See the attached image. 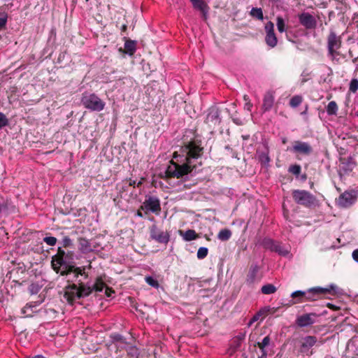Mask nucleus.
<instances>
[{
    "mask_svg": "<svg viewBox=\"0 0 358 358\" xmlns=\"http://www.w3.org/2000/svg\"><path fill=\"white\" fill-rule=\"evenodd\" d=\"M203 153L201 141L193 140L181 146L180 151L173 153V157L166 169V178H180L192 173L196 167L197 159Z\"/></svg>",
    "mask_w": 358,
    "mask_h": 358,
    "instance_id": "f257e3e1",
    "label": "nucleus"
},
{
    "mask_svg": "<svg viewBox=\"0 0 358 358\" xmlns=\"http://www.w3.org/2000/svg\"><path fill=\"white\" fill-rule=\"evenodd\" d=\"M104 289L106 296L110 297L114 294V291L106 287L101 277L96 278L93 284L89 282L84 283L82 282V279H79L78 285L73 284L66 287L64 299L68 303L73 305L78 299L90 296L93 291L102 292Z\"/></svg>",
    "mask_w": 358,
    "mask_h": 358,
    "instance_id": "f03ea898",
    "label": "nucleus"
},
{
    "mask_svg": "<svg viewBox=\"0 0 358 358\" xmlns=\"http://www.w3.org/2000/svg\"><path fill=\"white\" fill-rule=\"evenodd\" d=\"M73 251H66L59 247L57 253L52 257V268L61 275H69L73 273L76 278L80 275L83 280L87 279L88 275L85 273V267H75L71 265L73 260Z\"/></svg>",
    "mask_w": 358,
    "mask_h": 358,
    "instance_id": "7ed1b4c3",
    "label": "nucleus"
},
{
    "mask_svg": "<svg viewBox=\"0 0 358 358\" xmlns=\"http://www.w3.org/2000/svg\"><path fill=\"white\" fill-rule=\"evenodd\" d=\"M80 101L85 108L91 111H101L106 105L96 94L87 92L83 93Z\"/></svg>",
    "mask_w": 358,
    "mask_h": 358,
    "instance_id": "20e7f679",
    "label": "nucleus"
},
{
    "mask_svg": "<svg viewBox=\"0 0 358 358\" xmlns=\"http://www.w3.org/2000/svg\"><path fill=\"white\" fill-rule=\"evenodd\" d=\"M292 196L294 201L305 207H312L317 205V199L315 196L306 190H294Z\"/></svg>",
    "mask_w": 358,
    "mask_h": 358,
    "instance_id": "39448f33",
    "label": "nucleus"
},
{
    "mask_svg": "<svg viewBox=\"0 0 358 358\" xmlns=\"http://www.w3.org/2000/svg\"><path fill=\"white\" fill-rule=\"evenodd\" d=\"M337 293L338 287L334 284H331L327 287H313L305 291L304 300L306 301H315L317 297L327 293Z\"/></svg>",
    "mask_w": 358,
    "mask_h": 358,
    "instance_id": "423d86ee",
    "label": "nucleus"
},
{
    "mask_svg": "<svg viewBox=\"0 0 358 358\" xmlns=\"http://www.w3.org/2000/svg\"><path fill=\"white\" fill-rule=\"evenodd\" d=\"M357 197V191L350 189L341 194L336 199V205L341 208H348L355 203Z\"/></svg>",
    "mask_w": 358,
    "mask_h": 358,
    "instance_id": "0eeeda50",
    "label": "nucleus"
},
{
    "mask_svg": "<svg viewBox=\"0 0 358 358\" xmlns=\"http://www.w3.org/2000/svg\"><path fill=\"white\" fill-rule=\"evenodd\" d=\"M341 37L337 36L335 31L331 29L327 37V50L328 55L332 59H334L336 55H339L338 50L341 48Z\"/></svg>",
    "mask_w": 358,
    "mask_h": 358,
    "instance_id": "6e6552de",
    "label": "nucleus"
},
{
    "mask_svg": "<svg viewBox=\"0 0 358 358\" xmlns=\"http://www.w3.org/2000/svg\"><path fill=\"white\" fill-rule=\"evenodd\" d=\"M141 209L145 210V213L151 212L158 215L162 210L160 201L157 196H146Z\"/></svg>",
    "mask_w": 358,
    "mask_h": 358,
    "instance_id": "1a4fd4ad",
    "label": "nucleus"
},
{
    "mask_svg": "<svg viewBox=\"0 0 358 358\" xmlns=\"http://www.w3.org/2000/svg\"><path fill=\"white\" fill-rule=\"evenodd\" d=\"M150 238L159 243L166 244L170 240V234L154 224L150 227Z\"/></svg>",
    "mask_w": 358,
    "mask_h": 358,
    "instance_id": "9d476101",
    "label": "nucleus"
},
{
    "mask_svg": "<svg viewBox=\"0 0 358 358\" xmlns=\"http://www.w3.org/2000/svg\"><path fill=\"white\" fill-rule=\"evenodd\" d=\"M299 20L306 29H313L316 27V19L309 13L303 12L299 15Z\"/></svg>",
    "mask_w": 358,
    "mask_h": 358,
    "instance_id": "9b49d317",
    "label": "nucleus"
},
{
    "mask_svg": "<svg viewBox=\"0 0 358 358\" xmlns=\"http://www.w3.org/2000/svg\"><path fill=\"white\" fill-rule=\"evenodd\" d=\"M292 151L294 153L309 155L313 152V148L308 143L297 141L294 142Z\"/></svg>",
    "mask_w": 358,
    "mask_h": 358,
    "instance_id": "f8f14e48",
    "label": "nucleus"
},
{
    "mask_svg": "<svg viewBox=\"0 0 358 358\" xmlns=\"http://www.w3.org/2000/svg\"><path fill=\"white\" fill-rule=\"evenodd\" d=\"M257 156L259 162L262 166H268L271 159L269 157V150L266 144H264L262 148H258Z\"/></svg>",
    "mask_w": 358,
    "mask_h": 358,
    "instance_id": "ddd939ff",
    "label": "nucleus"
},
{
    "mask_svg": "<svg viewBox=\"0 0 358 358\" xmlns=\"http://www.w3.org/2000/svg\"><path fill=\"white\" fill-rule=\"evenodd\" d=\"M206 122L210 127L215 126L220 124V112L216 107L209 108L206 118Z\"/></svg>",
    "mask_w": 358,
    "mask_h": 358,
    "instance_id": "4468645a",
    "label": "nucleus"
},
{
    "mask_svg": "<svg viewBox=\"0 0 358 358\" xmlns=\"http://www.w3.org/2000/svg\"><path fill=\"white\" fill-rule=\"evenodd\" d=\"M317 315L315 313H306L300 315L296 319V324L300 327H305L310 326L315 323V318Z\"/></svg>",
    "mask_w": 358,
    "mask_h": 358,
    "instance_id": "2eb2a0df",
    "label": "nucleus"
},
{
    "mask_svg": "<svg viewBox=\"0 0 358 358\" xmlns=\"http://www.w3.org/2000/svg\"><path fill=\"white\" fill-rule=\"evenodd\" d=\"M190 1L192 3L193 7L195 9L199 10L202 13V17L203 20H206L208 17L209 9L208 5L203 0H190Z\"/></svg>",
    "mask_w": 358,
    "mask_h": 358,
    "instance_id": "dca6fc26",
    "label": "nucleus"
},
{
    "mask_svg": "<svg viewBox=\"0 0 358 358\" xmlns=\"http://www.w3.org/2000/svg\"><path fill=\"white\" fill-rule=\"evenodd\" d=\"M317 341V339L314 336H306L303 337L301 340V351L305 352L309 350L316 344Z\"/></svg>",
    "mask_w": 358,
    "mask_h": 358,
    "instance_id": "f3484780",
    "label": "nucleus"
},
{
    "mask_svg": "<svg viewBox=\"0 0 358 358\" xmlns=\"http://www.w3.org/2000/svg\"><path fill=\"white\" fill-rule=\"evenodd\" d=\"M112 342L115 345L117 349L126 348L129 343L126 339L119 334H113L110 335Z\"/></svg>",
    "mask_w": 358,
    "mask_h": 358,
    "instance_id": "a211bd4d",
    "label": "nucleus"
},
{
    "mask_svg": "<svg viewBox=\"0 0 358 358\" xmlns=\"http://www.w3.org/2000/svg\"><path fill=\"white\" fill-rule=\"evenodd\" d=\"M79 250L84 254L90 253L94 250L95 247L86 238H80L78 240Z\"/></svg>",
    "mask_w": 358,
    "mask_h": 358,
    "instance_id": "6ab92c4d",
    "label": "nucleus"
},
{
    "mask_svg": "<svg viewBox=\"0 0 358 358\" xmlns=\"http://www.w3.org/2000/svg\"><path fill=\"white\" fill-rule=\"evenodd\" d=\"M271 338L269 336H266L264 337L262 342L257 343V346L261 350L262 355L259 356L257 358H267L268 352L266 350V348L271 344Z\"/></svg>",
    "mask_w": 358,
    "mask_h": 358,
    "instance_id": "aec40b11",
    "label": "nucleus"
},
{
    "mask_svg": "<svg viewBox=\"0 0 358 358\" xmlns=\"http://www.w3.org/2000/svg\"><path fill=\"white\" fill-rule=\"evenodd\" d=\"M39 304L40 303L36 301L27 303L22 309V313L24 317H31L34 313L37 312L36 308Z\"/></svg>",
    "mask_w": 358,
    "mask_h": 358,
    "instance_id": "412c9836",
    "label": "nucleus"
},
{
    "mask_svg": "<svg viewBox=\"0 0 358 358\" xmlns=\"http://www.w3.org/2000/svg\"><path fill=\"white\" fill-rule=\"evenodd\" d=\"M274 99H275V98H274L273 94L272 92H268L266 93V94L264 96L263 105H262V108H264V110L265 111L269 110L271 109V108L273 106Z\"/></svg>",
    "mask_w": 358,
    "mask_h": 358,
    "instance_id": "4be33fe9",
    "label": "nucleus"
},
{
    "mask_svg": "<svg viewBox=\"0 0 358 358\" xmlns=\"http://www.w3.org/2000/svg\"><path fill=\"white\" fill-rule=\"evenodd\" d=\"M258 271L259 267L257 265H253L250 267L246 280L248 283L252 284L256 281Z\"/></svg>",
    "mask_w": 358,
    "mask_h": 358,
    "instance_id": "5701e85b",
    "label": "nucleus"
},
{
    "mask_svg": "<svg viewBox=\"0 0 358 358\" xmlns=\"http://www.w3.org/2000/svg\"><path fill=\"white\" fill-rule=\"evenodd\" d=\"M179 234L182 236L183 239L185 241H191L197 238L198 236L196 231L193 229H188L186 231L183 232L180 230Z\"/></svg>",
    "mask_w": 358,
    "mask_h": 358,
    "instance_id": "b1692460",
    "label": "nucleus"
},
{
    "mask_svg": "<svg viewBox=\"0 0 358 358\" xmlns=\"http://www.w3.org/2000/svg\"><path fill=\"white\" fill-rule=\"evenodd\" d=\"M272 252H275L278 255L285 257L289 255V250L287 248H285L280 243L276 242Z\"/></svg>",
    "mask_w": 358,
    "mask_h": 358,
    "instance_id": "393cba45",
    "label": "nucleus"
},
{
    "mask_svg": "<svg viewBox=\"0 0 358 358\" xmlns=\"http://www.w3.org/2000/svg\"><path fill=\"white\" fill-rule=\"evenodd\" d=\"M275 243V241L269 238H264L261 241L259 245L266 250L273 251Z\"/></svg>",
    "mask_w": 358,
    "mask_h": 358,
    "instance_id": "a878e982",
    "label": "nucleus"
},
{
    "mask_svg": "<svg viewBox=\"0 0 358 358\" xmlns=\"http://www.w3.org/2000/svg\"><path fill=\"white\" fill-rule=\"evenodd\" d=\"M304 295L305 291L297 290L291 294V297L293 299H296L295 301L292 302L293 304L304 302Z\"/></svg>",
    "mask_w": 358,
    "mask_h": 358,
    "instance_id": "bb28decb",
    "label": "nucleus"
},
{
    "mask_svg": "<svg viewBox=\"0 0 358 358\" xmlns=\"http://www.w3.org/2000/svg\"><path fill=\"white\" fill-rule=\"evenodd\" d=\"M124 48L127 54H129V55H134L136 49L135 41L131 40H127L124 43Z\"/></svg>",
    "mask_w": 358,
    "mask_h": 358,
    "instance_id": "cd10ccee",
    "label": "nucleus"
},
{
    "mask_svg": "<svg viewBox=\"0 0 358 358\" xmlns=\"http://www.w3.org/2000/svg\"><path fill=\"white\" fill-rule=\"evenodd\" d=\"M265 41L266 44L271 48H274L277 45L278 42L277 38L274 32L266 34Z\"/></svg>",
    "mask_w": 358,
    "mask_h": 358,
    "instance_id": "c85d7f7f",
    "label": "nucleus"
},
{
    "mask_svg": "<svg viewBox=\"0 0 358 358\" xmlns=\"http://www.w3.org/2000/svg\"><path fill=\"white\" fill-rule=\"evenodd\" d=\"M231 236V231L229 229H224L220 231L217 238L222 241H228Z\"/></svg>",
    "mask_w": 358,
    "mask_h": 358,
    "instance_id": "c756f323",
    "label": "nucleus"
},
{
    "mask_svg": "<svg viewBox=\"0 0 358 358\" xmlns=\"http://www.w3.org/2000/svg\"><path fill=\"white\" fill-rule=\"evenodd\" d=\"M338 111V106L334 101H330L327 106V113L329 115H336Z\"/></svg>",
    "mask_w": 358,
    "mask_h": 358,
    "instance_id": "7c9ffc66",
    "label": "nucleus"
},
{
    "mask_svg": "<svg viewBox=\"0 0 358 358\" xmlns=\"http://www.w3.org/2000/svg\"><path fill=\"white\" fill-rule=\"evenodd\" d=\"M124 349L127 351V354L131 358H138L139 352L137 348L132 346L129 343Z\"/></svg>",
    "mask_w": 358,
    "mask_h": 358,
    "instance_id": "2f4dec72",
    "label": "nucleus"
},
{
    "mask_svg": "<svg viewBox=\"0 0 358 358\" xmlns=\"http://www.w3.org/2000/svg\"><path fill=\"white\" fill-rule=\"evenodd\" d=\"M250 14L252 17L259 20H262L264 19L263 12L260 8H252L250 12Z\"/></svg>",
    "mask_w": 358,
    "mask_h": 358,
    "instance_id": "473e14b6",
    "label": "nucleus"
},
{
    "mask_svg": "<svg viewBox=\"0 0 358 358\" xmlns=\"http://www.w3.org/2000/svg\"><path fill=\"white\" fill-rule=\"evenodd\" d=\"M261 290L264 294H271L276 292L277 288L272 284H266L262 286Z\"/></svg>",
    "mask_w": 358,
    "mask_h": 358,
    "instance_id": "72a5a7b5",
    "label": "nucleus"
},
{
    "mask_svg": "<svg viewBox=\"0 0 358 358\" xmlns=\"http://www.w3.org/2000/svg\"><path fill=\"white\" fill-rule=\"evenodd\" d=\"M302 102V98L301 96H294L289 101V104L292 107L296 108L299 106Z\"/></svg>",
    "mask_w": 358,
    "mask_h": 358,
    "instance_id": "f704fd0d",
    "label": "nucleus"
},
{
    "mask_svg": "<svg viewBox=\"0 0 358 358\" xmlns=\"http://www.w3.org/2000/svg\"><path fill=\"white\" fill-rule=\"evenodd\" d=\"M277 28L279 32L282 33L285 31V23L282 17H277Z\"/></svg>",
    "mask_w": 358,
    "mask_h": 358,
    "instance_id": "c9c22d12",
    "label": "nucleus"
},
{
    "mask_svg": "<svg viewBox=\"0 0 358 358\" xmlns=\"http://www.w3.org/2000/svg\"><path fill=\"white\" fill-rule=\"evenodd\" d=\"M208 250L207 248L201 247L199 248V250L197 251V254H196L197 258L199 259H203L205 257H206V256L208 255Z\"/></svg>",
    "mask_w": 358,
    "mask_h": 358,
    "instance_id": "e433bc0d",
    "label": "nucleus"
},
{
    "mask_svg": "<svg viewBox=\"0 0 358 358\" xmlns=\"http://www.w3.org/2000/svg\"><path fill=\"white\" fill-rule=\"evenodd\" d=\"M41 287L38 283H31L29 287V292L31 294H36L39 292Z\"/></svg>",
    "mask_w": 358,
    "mask_h": 358,
    "instance_id": "4c0bfd02",
    "label": "nucleus"
},
{
    "mask_svg": "<svg viewBox=\"0 0 358 358\" xmlns=\"http://www.w3.org/2000/svg\"><path fill=\"white\" fill-rule=\"evenodd\" d=\"M145 280V282L149 285H150L153 287H155V288H157L159 287L158 281L157 280H155L154 278H152V276H146Z\"/></svg>",
    "mask_w": 358,
    "mask_h": 358,
    "instance_id": "58836bf2",
    "label": "nucleus"
},
{
    "mask_svg": "<svg viewBox=\"0 0 358 358\" xmlns=\"http://www.w3.org/2000/svg\"><path fill=\"white\" fill-rule=\"evenodd\" d=\"M358 90V80L353 78L350 83L349 90L353 93H355Z\"/></svg>",
    "mask_w": 358,
    "mask_h": 358,
    "instance_id": "ea45409f",
    "label": "nucleus"
},
{
    "mask_svg": "<svg viewBox=\"0 0 358 358\" xmlns=\"http://www.w3.org/2000/svg\"><path fill=\"white\" fill-rule=\"evenodd\" d=\"M301 168L298 164L292 165L289 167V171L295 176H299L301 173Z\"/></svg>",
    "mask_w": 358,
    "mask_h": 358,
    "instance_id": "a19ab883",
    "label": "nucleus"
},
{
    "mask_svg": "<svg viewBox=\"0 0 358 358\" xmlns=\"http://www.w3.org/2000/svg\"><path fill=\"white\" fill-rule=\"evenodd\" d=\"M8 124V120L6 117V115L0 112V129L7 126Z\"/></svg>",
    "mask_w": 358,
    "mask_h": 358,
    "instance_id": "79ce46f5",
    "label": "nucleus"
},
{
    "mask_svg": "<svg viewBox=\"0 0 358 358\" xmlns=\"http://www.w3.org/2000/svg\"><path fill=\"white\" fill-rule=\"evenodd\" d=\"M44 242L50 246H54L57 243V238L53 236H46L43 238Z\"/></svg>",
    "mask_w": 358,
    "mask_h": 358,
    "instance_id": "37998d69",
    "label": "nucleus"
},
{
    "mask_svg": "<svg viewBox=\"0 0 358 358\" xmlns=\"http://www.w3.org/2000/svg\"><path fill=\"white\" fill-rule=\"evenodd\" d=\"M266 34H270L274 32V24L272 22L269 21L265 24Z\"/></svg>",
    "mask_w": 358,
    "mask_h": 358,
    "instance_id": "c03bdc74",
    "label": "nucleus"
},
{
    "mask_svg": "<svg viewBox=\"0 0 358 358\" xmlns=\"http://www.w3.org/2000/svg\"><path fill=\"white\" fill-rule=\"evenodd\" d=\"M8 213V206L5 202L0 203V214L1 215H6Z\"/></svg>",
    "mask_w": 358,
    "mask_h": 358,
    "instance_id": "a18cd8bd",
    "label": "nucleus"
},
{
    "mask_svg": "<svg viewBox=\"0 0 358 358\" xmlns=\"http://www.w3.org/2000/svg\"><path fill=\"white\" fill-rule=\"evenodd\" d=\"M62 246L64 248H69L72 246V241L71 239L66 236L62 239Z\"/></svg>",
    "mask_w": 358,
    "mask_h": 358,
    "instance_id": "49530a36",
    "label": "nucleus"
},
{
    "mask_svg": "<svg viewBox=\"0 0 358 358\" xmlns=\"http://www.w3.org/2000/svg\"><path fill=\"white\" fill-rule=\"evenodd\" d=\"M262 315V311L260 310L259 312H258L257 313H256L255 315H253V317L251 318V320H250L249 323H248V326H251L252 323L257 322L259 319V317L261 316Z\"/></svg>",
    "mask_w": 358,
    "mask_h": 358,
    "instance_id": "de8ad7c7",
    "label": "nucleus"
},
{
    "mask_svg": "<svg viewBox=\"0 0 358 358\" xmlns=\"http://www.w3.org/2000/svg\"><path fill=\"white\" fill-rule=\"evenodd\" d=\"M7 22V17L6 16L0 17V29L3 27Z\"/></svg>",
    "mask_w": 358,
    "mask_h": 358,
    "instance_id": "09e8293b",
    "label": "nucleus"
},
{
    "mask_svg": "<svg viewBox=\"0 0 358 358\" xmlns=\"http://www.w3.org/2000/svg\"><path fill=\"white\" fill-rule=\"evenodd\" d=\"M353 259L358 263V249L355 250L352 254Z\"/></svg>",
    "mask_w": 358,
    "mask_h": 358,
    "instance_id": "8fccbe9b",
    "label": "nucleus"
},
{
    "mask_svg": "<svg viewBox=\"0 0 358 358\" xmlns=\"http://www.w3.org/2000/svg\"><path fill=\"white\" fill-rule=\"evenodd\" d=\"M252 107V104L250 103V101L245 102V106H244V109L250 111Z\"/></svg>",
    "mask_w": 358,
    "mask_h": 358,
    "instance_id": "3c124183",
    "label": "nucleus"
},
{
    "mask_svg": "<svg viewBox=\"0 0 358 358\" xmlns=\"http://www.w3.org/2000/svg\"><path fill=\"white\" fill-rule=\"evenodd\" d=\"M46 313L48 314H52L53 315H55L57 314V311L53 308H48L46 310Z\"/></svg>",
    "mask_w": 358,
    "mask_h": 358,
    "instance_id": "603ef678",
    "label": "nucleus"
},
{
    "mask_svg": "<svg viewBox=\"0 0 358 358\" xmlns=\"http://www.w3.org/2000/svg\"><path fill=\"white\" fill-rule=\"evenodd\" d=\"M135 215L137 217H143V215L142 212L141 211V210H137Z\"/></svg>",
    "mask_w": 358,
    "mask_h": 358,
    "instance_id": "864d4df0",
    "label": "nucleus"
},
{
    "mask_svg": "<svg viewBox=\"0 0 358 358\" xmlns=\"http://www.w3.org/2000/svg\"><path fill=\"white\" fill-rule=\"evenodd\" d=\"M27 358H45V357H43L41 355H35V356H33V357H27Z\"/></svg>",
    "mask_w": 358,
    "mask_h": 358,
    "instance_id": "5fc2aeb1",
    "label": "nucleus"
},
{
    "mask_svg": "<svg viewBox=\"0 0 358 358\" xmlns=\"http://www.w3.org/2000/svg\"><path fill=\"white\" fill-rule=\"evenodd\" d=\"M244 100H245L246 102L250 101H249V98H248V96L247 95H245V96H244Z\"/></svg>",
    "mask_w": 358,
    "mask_h": 358,
    "instance_id": "6e6d98bb",
    "label": "nucleus"
},
{
    "mask_svg": "<svg viewBox=\"0 0 358 358\" xmlns=\"http://www.w3.org/2000/svg\"><path fill=\"white\" fill-rule=\"evenodd\" d=\"M336 189H337L338 192H341V188H338V187H336Z\"/></svg>",
    "mask_w": 358,
    "mask_h": 358,
    "instance_id": "4d7b16f0",
    "label": "nucleus"
}]
</instances>
